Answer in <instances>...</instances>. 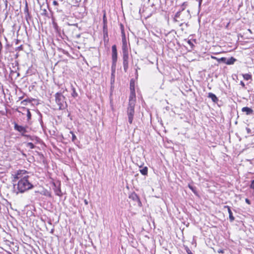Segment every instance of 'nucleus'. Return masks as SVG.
<instances>
[{
  "instance_id": "f257e3e1",
  "label": "nucleus",
  "mask_w": 254,
  "mask_h": 254,
  "mask_svg": "<svg viewBox=\"0 0 254 254\" xmlns=\"http://www.w3.org/2000/svg\"><path fill=\"white\" fill-rule=\"evenodd\" d=\"M22 173H24L25 172L22 170L18 171L15 175L13 180V182H16L17 180L20 179L17 184V189L18 190L17 193H23L27 190L31 189L33 187V185L31 184L28 180L29 177L28 176H24L20 179V175Z\"/></svg>"
},
{
  "instance_id": "f03ea898",
  "label": "nucleus",
  "mask_w": 254,
  "mask_h": 254,
  "mask_svg": "<svg viewBox=\"0 0 254 254\" xmlns=\"http://www.w3.org/2000/svg\"><path fill=\"white\" fill-rule=\"evenodd\" d=\"M55 98L56 102L59 106V109L62 110L64 108V104L65 103L64 96L61 93H57L55 95Z\"/></svg>"
},
{
  "instance_id": "7ed1b4c3",
  "label": "nucleus",
  "mask_w": 254,
  "mask_h": 254,
  "mask_svg": "<svg viewBox=\"0 0 254 254\" xmlns=\"http://www.w3.org/2000/svg\"><path fill=\"white\" fill-rule=\"evenodd\" d=\"M134 106L135 105H129L127 109V115L128 116V122L131 124L133 119L134 114Z\"/></svg>"
},
{
  "instance_id": "20e7f679",
  "label": "nucleus",
  "mask_w": 254,
  "mask_h": 254,
  "mask_svg": "<svg viewBox=\"0 0 254 254\" xmlns=\"http://www.w3.org/2000/svg\"><path fill=\"white\" fill-rule=\"evenodd\" d=\"M112 64L111 67H116V63L118 59V54L116 46L115 45L112 47Z\"/></svg>"
},
{
  "instance_id": "39448f33",
  "label": "nucleus",
  "mask_w": 254,
  "mask_h": 254,
  "mask_svg": "<svg viewBox=\"0 0 254 254\" xmlns=\"http://www.w3.org/2000/svg\"><path fill=\"white\" fill-rule=\"evenodd\" d=\"M14 128L15 130L20 132L21 133L22 136L25 137L28 136V135L25 134V133L27 132L25 127L19 126L16 123H14Z\"/></svg>"
},
{
  "instance_id": "423d86ee",
  "label": "nucleus",
  "mask_w": 254,
  "mask_h": 254,
  "mask_svg": "<svg viewBox=\"0 0 254 254\" xmlns=\"http://www.w3.org/2000/svg\"><path fill=\"white\" fill-rule=\"evenodd\" d=\"M136 102V96L135 93V89L133 88L130 91V94L129 98V105H135Z\"/></svg>"
},
{
  "instance_id": "0eeeda50",
  "label": "nucleus",
  "mask_w": 254,
  "mask_h": 254,
  "mask_svg": "<svg viewBox=\"0 0 254 254\" xmlns=\"http://www.w3.org/2000/svg\"><path fill=\"white\" fill-rule=\"evenodd\" d=\"M123 67L125 72L128 68V54H123Z\"/></svg>"
},
{
  "instance_id": "6e6552de",
  "label": "nucleus",
  "mask_w": 254,
  "mask_h": 254,
  "mask_svg": "<svg viewBox=\"0 0 254 254\" xmlns=\"http://www.w3.org/2000/svg\"><path fill=\"white\" fill-rule=\"evenodd\" d=\"M111 84L112 86L115 83L116 67H111Z\"/></svg>"
},
{
  "instance_id": "1a4fd4ad",
  "label": "nucleus",
  "mask_w": 254,
  "mask_h": 254,
  "mask_svg": "<svg viewBox=\"0 0 254 254\" xmlns=\"http://www.w3.org/2000/svg\"><path fill=\"white\" fill-rule=\"evenodd\" d=\"M242 111L243 112L246 113L247 115H250L253 113L254 111L250 108H249L248 107H243L242 109Z\"/></svg>"
},
{
  "instance_id": "9d476101",
  "label": "nucleus",
  "mask_w": 254,
  "mask_h": 254,
  "mask_svg": "<svg viewBox=\"0 0 254 254\" xmlns=\"http://www.w3.org/2000/svg\"><path fill=\"white\" fill-rule=\"evenodd\" d=\"M224 208L227 209L228 212L229 213L230 221L231 222H233L235 218L233 216L232 212L231 210L230 207H229V206H227V205H225V206H224Z\"/></svg>"
},
{
  "instance_id": "9b49d317",
  "label": "nucleus",
  "mask_w": 254,
  "mask_h": 254,
  "mask_svg": "<svg viewBox=\"0 0 254 254\" xmlns=\"http://www.w3.org/2000/svg\"><path fill=\"white\" fill-rule=\"evenodd\" d=\"M208 97L211 99L213 102L216 103L218 101V98L212 93H209Z\"/></svg>"
},
{
  "instance_id": "f8f14e48",
  "label": "nucleus",
  "mask_w": 254,
  "mask_h": 254,
  "mask_svg": "<svg viewBox=\"0 0 254 254\" xmlns=\"http://www.w3.org/2000/svg\"><path fill=\"white\" fill-rule=\"evenodd\" d=\"M130 199L133 200L134 201H139V197L138 196V195L135 193H131L130 195H129V197Z\"/></svg>"
},
{
  "instance_id": "ddd939ff",
  "label": "nucleus",
  "mask_w": 254,
  "mask_h": 254,
  "mask_svg": "<svg viewBox=\"0 0 254 254\" xmlns=\"http://www.w3.org/2000/svg\"><path fill=\"white\" fill-rule=\"evenodd\" d=\"M103 33L104 38L105 36H108L107 23H103Z\"/></svg>"
},
{
  "instance_id": "4468645a",
  "label": "nucleus",
  "mask_w": 254,
  "mask_h": 254,
  "mask_svg": "<svg viewBox=\"0 0 254 254\" xmlns=\"http://www.w3.org/2000/svg\"><path fill=\"white\" fill-rule=\"evenodd\" d=\"M122 50L123 54H128L127 42H124V43H123Z\"/></svg>"
},
{
  "instance_id": "2eb2a0df",
  "label": "nucleus",
  "mask_w": 254,
  "mask_h": 254,
  "mask_svg": "<svg viewBox=\"0 0 254 254\" xmlns=\"http://www.w3.org/2000/svg\"><path fill=\"white\" fill-rule=\"evenodd\" d=\"M236 61V59L233 57L227 59L226 64L228 65L233 64Z\"/></svg>"
},
{
  "instance_id": "dca6fc26",
  "label": "nucleus",
  "mask_w": 254,
  "mask_h": 254,
  "mask_svg": "<svg viewBox=\"0 0 254 254\" xmlns=\"http://www.w3.org/2000/svg\"><path fill=\"white\" fill-rule=\"evenodd\" d=\"M140 172L143 175H147L148 173V168L147 167H144L142 169L140 170Z\"/></svg>"
},
{
  "instance_id": "f3484780",
  "label": "nucleus",
  "mask_w": 254,
  "mask_h": 254,
  "mask_svg": "<svg viewBox=\"0 0 254 254\" xmlns=\"http://www.w3.org/2000/svg\"><path fill=\"white\" fill-rule=\"evenodd\" d=\"M243 76L244 78L246 80H248L252 78V75L248 73L243 74Z\"/></svg>"
},
{
  "instance_id": "a211bd4d",
  "label": "nucleus",
  "mask_w": 254,
  "mask_h": 254,
  "mask_svg": "<svg viewBox=\"0 0 254 254\" xmlns=\"http://www.w3.org/2000/svg\"><path fill=\"white\" fill-rule=\"evenodd\" d=\"M181 11H178V12L176 13V14H175V18H174V20L175 21H177V19H176V18H179V17H180V15H181Z\"/></svg>"
},
{
  "instance_id": "6ab92c4d",
  "label": "nucleus",
  "mask_w": 254,
  "mask_h": 254,
  "mask_svg": "<svg viewBox=\"0 0 254 254\" xmlns=\"http://www.w3.org/2000/svg\"><path fill=\"white\" fill-rule=\"evenodd\" d=\"M27 120H29L31 118V114L29 109H26Z\"/></svg>"
},
{
  "instance_id": "aec40b11",
  "label": "nucleus",
  "mask_w": 254,
  "mask_h": 254,
  "mask_svg": "<svg viewBox=\"0 0 254 254\" xmlns=\"http://www.w3.org/2000/svg\"><path fill=\"white\" fill-rule=\"evenodd\" d=\"M72 96L73 97H76L77 96L78 94L75 91V89L74 88H72V93L71 94Z\"/></svg>"
},
{
  "instance_id": "412c9836",
  "label": "nucleus",
  "mask_w": 254,
  "mask_h": 254,
  "mask_svg": "<svg viewBox=\"0 0 254 254\" xmlns=\"http://www.w3.org/2000/svg\"><path fill=\"white\" fill-rule=\"evenodd\" d=\"M120 27L121 30V33H122V36H124L125 31H124V25L122 24H120Z\"/></svg>"
},
{
  "instance_id": "4be33fe9",
  "label": "nucleus",
  "mask_w": 254,
  "mask_h": 254,
  "mask_svg": "<svg viewBox=\"0 0 254 254\" xmlns=\"http://www.w3.org/2000/svg\"><path fill=\"white\" fill-rule=\"evenodd\" d=\"M27 146L28 147H29L31 149H33L35 147V145H34V144L32 142H28L27 144Z\"/></svg>"
},
{
  "instance_id": "5701e85b",
  "label": "nucleus",
  "mask_w": 254,
  "mask_h": 254,
  "mask_svg": "<svg viewBox=\"0 0 254 254\" xmlns=\"http://www.w3.org/2000/svg\"><path fill=\"white\" fill-rule=\"evenodd\" d=\"M103 23H107V19L106 16V13H104L103 17Z\"/></svg>"
},
{
  "instance_id": "b1692460",
  "label": "nucleus",
  "mask_w": 254,
  "mask_h": 254,
  "mask_svg": "<svg viewBox=\"0 0 254 254\" xmlns=\"http://www.w3.org/2000/svg\"><path fill=\"white\" fill-rule=\"evenodd\" d=\"M218 61H221L226 64L227 59L226 58H221L220 59H217Z\"/></svg>"
},
{
  "instance_id": "393cba45",
  "label": "nucleus",
  "mask_w": 254,
  "mask_h": 254,
  "mask_svg": "<svg viewBox=\"0 0 254 254\" xmlns=\"http://www.w3.org/2000/svg\"><path fill=\"white\" fill-rule=\"evenodd\" d=\"M70 133L72 134V141H74L76 139V136L73 133V132L70 131Z\"/></svg>"
},
{
  "instance_id": "a878e982",
  "label": "nucleus",
  "mask_w": 254,
  "mask_h": 254,
  "mask_svg": "<svg viewBox=\"0 0 254 254\" xmlns=\"http://www.w3.org/2000/svg\"><path fill=\"white\" fill-rule=\"evenodd\" d=\"M185 250L188 254H193L192 253V252H191V251L190 250V249L188 247H186L185 248Z\"/></svg>"
},
{
  "instance_id": "bb28decb",
  "label": "nucleus",
  "mask_w": 254,
  "mask_h": 254,
  "mask_svg": "<svg viewBox=\"0 0 254 254\" xmlns=\"http://www.w3.org/2000/svg\"><path fill=\"white\" fill-rule=\"evenodd\" d=\"M189 187L194 193H195L194 188L190 185H189Z\"/></svg>"
},
{
  "instance_id": "cd10ccee",
  "label": "nucleus",
  "mask_w": 254,
  "mask_h": 254,
  "mask_svg": "<svg viewBox=\"0 0 254 254\" xmlns=\"http://www.w3.org/2000/svg\"><path fill=\"white\" fill-rule=\"evenodd\" d=\"M122 37L123 43H124V42H127V41H126V39L125 33L124 34V36H122Z\"/></svg>"
},
{
  "instance_id": "c85d7f7f",
  "label": "nucleus",
  "mask_w": 254,
  "mask_h": 254,
  "mask_svg": "<svg viewBox=\"0 0 254 254\" xmlns=\"http://www.w3.org/2000/svg\"><path fill=\"white\" fill-rule=\"evenodd\" d=\"M198 2V6L200 7L202 0H196Z\"/></svg>"
},
{
  "instance_id": "c756f323",
  "label": "nucleus",
  "mask_w": 254,
  "mask_h": 254,
  "mask_svg": "<svg viewBox=\"0 0 254 254\" xmlns=\"http://www.w3.org/2000/svg\"><path fill=\"white\" fill-rule=\"evenodd\" d=\"M133 88L134 89V85H133V84H132L131 83H130V91H131V89H132Z\"/></svg>"
},
{
  "instance_id": "7c9ffc66",
  "label": "nucleus",
  "mask_w": 254,
  "mask_h": 254,
  "mask_svg": "<svg viewBox=\"0 0 254 254\" xmlns=\"http://www.w3.org/2000/svg\"><path fill=\"white\" fill-rule=\"evenodd\" d=\"M53 3L55 6H57V5H59L58 2L57 1H56V0H54L53 2Z\"/></svg>"
},
{
  "instance_id": "2f4dec72",
  "label": "nucleus",
  "mask_w": 254,
  "mask_h": 254,
  "mask_svg": "<svg viewBox=\"0 0 254 254\" xmlns=\"http://www.w3.org/2000/svg\"><path fill=\"white\" fill-rule=\"evenodd\" d=\"M185 5V2H184L182 5V8H181V10L180 11H183L185 9V7H184V5Z\"/></svg>"
},
{
  "instance_id": "473e14b6",
  "label": "nucleus",
  "mask_w": 254,
  "mask_h": 254,
  "mask_svg": "<svg viewBox=\"0 0 254 254\" xmlns=\"http://www.w3.org/2000/svg\"><path fill=\"white\" fill-rule=\"evenodd\" d=\"M240 84L243 87H245V84L243 81H241L240 82Z\"/></svg>"
},
{
  "instance_id": "72a5a7b5",
  "label": "nucleus",
  "mask_w": 254,
  "mask_h": 254,
  "mask_svg": "<svg viewBox=\"0 0 254 254\" xmlns=\"http://www.w3.org/2000/svg\"><path fill=\"white\" fill-rule=\"evenodd\" d=\"M245 201H246V203H247L249 204H250L251 203L250 200L248 198H246Z\"/></svg>"
},
{
  "instance_id": "f704fd0d",
  "label": "nucleus",
  "mask_w": 254,
  "mask_h": 254,
  "mask_svg": "<svg viewBox=\"0 0 254 254\" xmlns=\"http://www.w3.org/2000/svg\"><path fill=\"white\" fill-rule=\"evenodd\" d=\"M140 69V68H139L138 67H137L136 68V72H135V74L136 76L138 75V72H137V70H139Z\"/></svg>"
},
{
  "instance_id": "c9c22d12",
  "label": "nucleus",
  "mask_w": 254,
  "mask_h": 254,
  "mask_svg": "<svg viewBox=\"0 0 254 254\" xmlns=\"http://www.w3.org/2000/svg\"><path fill=\"white\" fill-rule=\"evenodd\" d=\"M84 202L86 205L88 204V201L86 199H84Z\"/></svg>"
},
{
  "instance_id": "e433bc0d",
  "label": "nucleus",
  "mask_w": 254,
  "mask_h": 254,
  "mask_svg": "<svg viewBox=\"0 0 254 254\" xmlns=\"http://www.w3.org/2000/svg\"><path fill=\"white\" fill-rule=\"evenodd\" d=\"M247 130L248 133H250L251 131V129L249 128H247Z\"/></svg>"
},
{
  "instance_id": "4c0bfd02",
  "label": "nucleus",
  "mask_w": 254,
  "mask_h": 254,
  "mask_svg": "<svg viewBox=\"0 0 254 254\" xmlns=\"http://www.w3.org/2000/svg\"><path fill=\"white\" fill-rule=\"evenodd\" d=\"M218 252L219 253H222L223 252V250H218Z\"/></svg>"
},
{
  "instance_id": "58836bf2",
  "label": "nucleus",
  "mask_w": 254,
  "mask_h": 254,
  "mask_svg": "<svg viewBox=\"0 0 254 254\" xmlns=\"http://www.w3.org/2000/svg\"><path fill=\"white\" fill-rule=\"evenodd\" d=\"M211 58H212V59H217V58H216V57H215L211 56Z\"/></svg>"
},
{
  "instance_id": "ea45409f",
  "label": "nucleus",
  "mask_w": 254,
  "mask_h": 254,
  "mask_svg": "<svg viewBox=\"0 0 254 254\" xmlns=\"http://www.w3.org/2000/svg\"><path fill=\"white\" fill-rule=\"evenodd\" d=\"M54 232V229H52L51 231V233H53Z\"/></svg>"
},
{
  "instance_id": "a19ab883",
  "label": "nucleus",
  "mask_w": 254,
  "mask_h": 254,
  "mask_svg": "<svg viewBox=\"0 0 254 254\" xmlns=\"http://www.w3.org/2000/svg\"><path fill=\"white\" fill-rule=\"evenodd\" d=\"M73 25L77 26V23L74 24H73Z\"/></svg>"
},
{
  "instance_id": "79ce46f5",
  "label": "nucleus",
  "mask_w": 254,
  "mask_h": 254,
  "mask_svg": "<svg viewBox=\"0 0 254 254\" xmlns=\"http://www.w3.org/2000/svg\"><path fill=\"white\" fill-rule=\"evenodd\" d=\"M189 43L190 44H191V42H190V41H189Z\"/></svg>"
},
{
  "instance_id": "37998d69",
  "label": "nucleus",
  "mask_w": 254,
  "mask_h": 254,
  "mask_svg": "<svg viewBox=\"0 0 254 254\" xmlns=\"http://www.w3.org/2000/svg\"><path fill=\"white\" fill-rule=\"evenodd\" d=\"M25 101H26V100H23V101H22V102H25Z\"/></svg>"
},
{
  "instance_id": "c03bdc74",
  "label": "nucleus",
  "mask_w": 254,
  "mask_h": 254,
  "mask_svg": "<svg viewBox=\"0 0 254 254\" xmlns=\"http://www.w3.org/2000/svg\"><path fill=\"white\" fill-rule=\"evenodd\" d=\"M170 254H171V253L170 252Z\"/></svg>"
}]
</instances>
